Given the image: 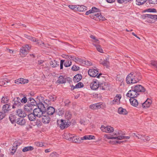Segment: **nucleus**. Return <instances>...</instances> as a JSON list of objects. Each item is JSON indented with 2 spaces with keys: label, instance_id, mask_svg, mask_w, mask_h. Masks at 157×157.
Returning <instances> with one entry per match:
<instances>
[{
  "label": "nucleus",
  "instance_id": "46",
  "mask_svg": "<svg viewBox=\"0 0 157 157\" xmlns=\"http://www.w3.org/2000/svg\"><path fill=\"white\" fill-rule=\"evenodd\" d=\"M92 14H91L90 16H94V13H96L99 12V9L95 7H92L91 9Z\"/></svg>",
  "mask_w": 157,
  "mask_h": 157
},
{
  "label": "nucleus",
  "instance_id": "13",
  "mask_svg": "<svg viewBox=\"0 0 157 157\" xmlns=\"http://www.w3.org/2000/svg\"><path fill=\"white\" fill-rule=\"evenodd\" d=\"M102 104L101 103H98L91 105L90 106V108L92 109H98L101 108Z\"/></svg>",
  "mask_w": 157,
  "mask_h": 157
},
{
  "label": "nucleus",
  "instance_id": "58",
  "mask_svg": "<svg viewBox=\"0 0 157 157\" xmlns=\"http://www.w3.org/2000/svg\"><path fill=\"white\" fill-rule=\"evenodd\" d=\"M147 11L150 12H156V10L155 9H148L146 10Z\"/></svg>",
  "mask_w": 157,
  "mask_h": 157
},
{
  "label": "nucleus",
  "instance_id": "62",
  "mask_svg": "<svg viewBox=\"0 0 157 157\" xmlns=\"http://www.w3.org/2000/svg\"><path fill=\"white\" fill-rule=\"evenodd\" d=\"M104 137L105 138H107L108 139H111L112 140V137L111 136V135H107V134H105L104 135Z\"/></svg>",
  "mask_w": 157,
  "mask_h": 157
},
{
  "label": "nucleus",
  "instance_id": "33",
  "mask_svg": "<svg viewBox=\"0 0 157 157\" xmlns=\"http://www.w3.org/2000/svg\"><path fill=\"white\" fill-rule=\"evenodd\" d=\"M95 139V137L92 135H86L82 137L81 139L82 140H90Z\"/></svg>",
  "mask_w": 157,
  "mask_h": 157
},
{
  "label": "nucleus",
  "instance_id": "56",
  "mask_svg": "<svg viewBox=\"0 0 157 157\" xmlns=\"http://www.w3.org/2000/svg\"><path fill=\"white\" fill-rule=\"evenodd\" d=\"M6 114L5 113L0 112V120L3 119L5 116Z\"/></svg>",
  "mask_w": 157,
  "mask_h": 157
},
{
  "label": "nucleus",
  "instance_id": "16",
  "mask_svg": "<svg viewBox=\"0 0 157 157\" xmlns=\"http://www.w3.org/2000/svg\"><path fill=\"white\" fill-rule=\"evenodd\" d=\"M71 60L78 64H82V59L78 57L75 56H72L71 57Z\"/></svg>",
  "mask_w": 157,
  "mask_h": 157
},
{
  "label": "nucleus",
  "instance_id": "2",
  "mask_svg": "<svg viewBox=\"0 0 157 157\" xmlns=\"http://www.w3.org/2000/svg\"><path fill=\"white\" fill-rule=\"evenodd\" d=\"M31 49V47L29 45L26 44L23 46L20 50V54L21 57H25L29 52V51Z\"/></svg>",
  "mask_w": 157,
  "mask_h": 157
},
{
  "label": "nucleus",
  "instance_id": "15",
  "mask_svg": "<svg viewBox=\"0 0 157 157\" xmlns=\"http://www.w3.org/2000/svg\"><path fill=\"white\" fill-rule=\"evenodd\" d=\"M90 17L92 19L98 17L99 20L104 21L105 20V17L99 13H94V16H90Z\"/></svg>",
  "mask_w": 157,
  "mask_h": 157
},
{
  "label": "nucleus",
  "instance_id": "51",
  "mask_svg": "<svg viewBox=\"0 0 157 157\" xmlns=\"http://www.w3.org/2000/svg\"><path fill=\"white\" fill-rule=\"evenodd\" d=\"M145 136V135H141L140 134H138V135H136V137H137V138L139 139H140L141 140L144 141V137Z\"/></svg>",
  "mask_w": 157,
  "mask_h": 157
},
{
  "label": "nucleus",
  "instance_id": "22",
  "mask_svg": "<svg viewBox=\"0 0 157 157\" xmlns=\"http://www.w3.org/2000/svg\"><path fill=\"white\" fill-rule=\"evenodd\" d=\"M151 102V99L148 98L144 103L142 104V107L144 108H148L150 106Z\"/></svg>",
  "mask_w": 157,
  "mask_h": 157
},
{
  "label": "nucleus",
  "instance_id": "50",
  "mask_svg": "<svg viewBox=\"0 0 157 157\" xmlns=\"http://www.w3.org/2000/svg\"><path fill=\"white\" fill-rule=\"evenodd\" d=\"M35 144L37 147H42L44 146V143L42 142H35Z\"/></svg>",
  "mask_w": 157,
  "mask_h": 157
},
{
  "label": "nucleus",
  "instance_id": "20",
  "mask_svg": "<svg viewBox=\"0 0 157 157\" xmlns=\"http://www.w3.org/2000/svg\"><path fill=\"white\" fill-rule=\"evenodd\" d=\"M33 106L31 104H28L24 106V109L26 112H31L33 109Z\"/></svg>",
  "mask_w": 157,
  "mask_h": 157
},
{
  "label": "nucleus",
  "instance_id": "52",
  "mask_svg": "<svg viewBox=\"0 0 157 157\" xmlns=\"http://www.w3.org/2000/svg\"><path fill=\"white\" fill-rule=\"evenodd\" d=\"M69 8L73 10H78V6L76 5H70L68 6Z\"/></svg>",
  "mask_w": 157,
  "mask_h": 157
},
{
  "label": "nucleus",
  "instance_id": "38",
  "mask_svg": "<svg viewBox=\"0 0 157 157\" xmlns=\"http://www.w3.org/2000/svg\"><path fill=\"white\" fill-rule=\"evenodd\" d=\"M82 64H85L87 66H91L92 65V63L90 61L87 60L82 59Z\"/></svg>",
  "mask_w": 157,
  "mask_h": 157
},
{
  "label": "nucleus",
  "instance_id": "21",
  "mask_svg": "<svg viewBox=\"0 0 157 157\" xmlns=\"http://www.w3.org/2000/svg\"><path fill=\"white\" fill-rule=\"evenodd\" d=\"M99 88L103 90H107L109 89V85L105 82H101L99 83Z\"/></svg>",
  "mask_w": 157,
  "mask_h": 157
},
{
  "label": "nucleus",
  "instance_id": "43",
  "mask_svg": "<svg viewBox=\"0 0 157 157\" xmlns=\"http://www.w3.org/2000/svg\"><path fill=\"white\" fill-rule=\"evenodd\" d=\"M37 106L38 107L37 108H39L42 111L45 109V108L43 104L41 102H39L37 104Z\"/></svg>",
  "mask_w": 157,
  "mask_h": 157
},
{
  "label": "nucleus",
  "instance_id": "19",
  "mask_svg": "<svg viewBox=\"0 0 157 157\" xmlns=\"http://www.w3.org/2000/svg\"><path fill=\"white\" fill-rule=\"evenodd\" d=\"M11 106L10 104H7L4 105L2 107V110L5 113L8 112L11 109Z\"/></svg>",
  "mask_w": 157,
  "mask_h": 157
},
{
  "label": "nucleus",
  "instance_id": "8",
  "mask_svg": "<svg viewBox=\"0 0 157 157\" xmlns=\"http://www.w3.org/2000/svg\"><path fill=\"white\" fill-rule=\"evenodd\" d=\"M124 78L123 76H121L118 78V85L120 91H123L125 90L124 87Z\"/></svg>",
  "mask_w": 157,
  "mask_h": 157
},
{
  "label": "nucleus",
  "instance_id": "1",
  "mask_svg": "<svg viewBox=\"0 0 157 157\" xmlns=\"http://www.w3.org/2000/svg\"><path fill=\"white\" fill-rule=\"evenodd\" d=\"M140 73L136 72H132L129 74L126 78V82L128 84L136 83L141 78Z\"/></svg>",
  "mask_w": 157,
  "mask_h": 157
},
{
  "label": "nucleus",
  "instance_id": "39",
  "mask_svg": "<svg viewBox=\"0 0 157 157\" xmlns=\"http://www.w3.org/2000/svg\"><path fill=\"white\" fill-rule=\"evenodd\" d=\"M78 10H78L79 11H83L87 9V8L86 6H78Z\"/></svg>",
  "mask_w": 157,
  "mask_h": 157
},
{
  "label": "nucleus",
  "instance_id": "53",
  "mask_svg": "<svg viewBox=\"0 0 157 157\" xmlns=\"http://www.w3.org/2000/svg\"><path fill=\"white\" fill-rule=\"evenodd\" d=\"M72 56L64 55L63 57L66 59L67 60H71V57Z\"/></svg>",
  "mask_w": 157,
  "mask_h": 157
},
{
  "label": "nucleus",
  "instance_id": "10",
  "mask_svg": "<svg viewBox=\"0 0 157 157\" xmlns=\"http://www.w3.org/2000/svg\"><path fill=\"white\" fill-rule=\"evenodd\" d=\"M99 82L97 80H94L90 83V87L93 90H96L99 87Z\"/></svg>",
  "mask_w": 157,
  "mask_h": 157
},
{
  "label": "nucleus",
  "instance_id": "61",
  "mask_svg": "<svg viewBox=\"0 0 157 157\" xmlns=\"http://www.w3.org/2000/svg\"><path fill=\"white\" fill-rule=\"evenodd\" d=\"M80 123L82 124L85 125L86 123V119H81L80 121Z\"/></svg>",
  "mask_w": 157,
  "mask_h": 157
},
{
  "label": "nucleus",
  "instance_id": "41",
  "mask_svg": "<svg viewBox=\"0 0 157 157\" xmlns=\"http://www.w3.org/2000/svg\"><path fill=\"white\" fill-rule=\"evenodd\" d=\"M94 45L96 48L97 50L99 52L101 53H103V51L102 49L101 46L99 45H96L95 44H93Z\"/></svg>",
  "mask_w": 157,
  "mask_h": 157
},
{
  "label": "nucleus",
  "instance_id": "31",
  "mask_svg": "<svg viewBox=\"0 0 157 157\" xmlns=\"http://www.w3.org/2000/svg\"><path fill=\"white\" fill-rule=\"evenodd\" d=\"M71 140L70 141H72L74 143H79L80 140L79 138L76 136L72 135V136Z\"/></svg>",
  "mask_w": 157,
  "mask_h": 157
},
{
  "label": "nucleus",
  "instance_id": "25",
  "mask_svg": "<svg viewBox=\"0 0 157 157\" xmlns=\"http://www.w3.org/2000/svg\"><path fill=\"white\" fill-rule=\"evenodd\" d=\"M130 102L131 105L134 106L136 107L138 104V102L137 100L134 98H130Z\"/></svg>",
  "mask_w": 157,
  "mask_h": 157
},
{
  "label": "nucleus",
  "instance_id": "9",
  "mask_svg": "<svg viewBox=\"0 0 157 157\" xmlns=\"http://www.w3.org/2000/svg\"><path fill=\"white\" fill-rule=\"evenodd\" d=\"M22 105L21 102V99L18 97H17L14 99V102L12 106L13 108H17L22 106Z\"/></svg>",
  "mask_w": 157,
  "mask_h": 157
},
{
  "label": "nucleus",
  "instance_id": "27",
  "mask_svg": "<svg viewBox=\"0 0 157 157\" xmlns=\"http://www.w3.org/2000/svg\"><path fill=\"white\" fill-rule=\"evenodd\" d=\"M9 101L8 98L6 96H3L1 98V102L2 104H8Z\"/></svg>",
  "mask_w": 157,
  "mask_h": 157
},
{
  "label": "nucleus",
  "instance_id": "30",
  "mask_svg": "<svg viewBox=\"0 0 157 157\" xmlns=\"http://www.w3.org/2000/svg\"><path fill=\"white\" fill-rule=\"evenodd\" d=\"M82 78V76L79 74L76 75L73 78V80L75 82H77L79 81Z\"/></svg>",
  "mask_w": 157,
  "mask_h": 157
},
{
  "label": "nucleus",
  "instance_id": "35",
  "mask_svg": "<svg viewBox=\"0 0 157 157\" xmlns=\"http://www.w3.org/2000/svg\"><path fill=\"white\" fill-rule=\"evenodd\" d=\"M36 116L34 113H31L28 115V117L29 120L31 121H34L36 119Z\"/></svg>",
  "mask_w": 157,
  "mask_h": 157
},
{
  "label": "nucleus",
  "instance_id": "44",
  "mask_svg": "<svg viewBox=\"0 0 157 157\" xmlns=\"http://www.w3.org/2000/svg\"><path fill=\"white\" fill-rule=\"evenodd\" d=\"M50 65L53 67H55L58 66L59 64L57 63V61L53 60L51 61L50 63Z\"/></svg>",
  "mask_w": 157,
  "mask_h": 157
},
{
  "label": "nucleus",
  "instance_id": "3",
  "mask_svg": "<svg viewBox=\"0 0 157 157\" xmlns=\"http://www.w3.org/2000/svg\"><path fill=\"white\" fill-rule=\"evenodd\" d=\"M89 75L92 77H95L97 76V78H99L100 76L101 75V74H98V71L97 69H91L89 70L88 71Z\"/></svg>",
  "mask_w": 157,
  "mask_h": 157
},
{
  "label": "nucleus",
  "instance_id": "11",
  "mask_svg": "<svg viewBox=\"0 0 157 157\" xmlns=\"http://www.w3.org/2000/svg\"><path fill=\"white\" fill-rule=\"evenodd\" d=\"M33 113L35 116L38 117H40L44 114V111L39 108H35L33 110Z\"/></svg>",
  "mask_w": 157,
  "mask_h": 157
},
{
  "label": "nucleus",
  "instance_id": "49",
  "mask_svg": "<svg viewBox=\"0 0 157 157\" xmlns=\"http://www.w3.org/2000/svg\"><path fill=\"white\" fill-rule=\"evenodd\" d=\"M71 64L72 62L71 61H69V60H67L65 62L64 65L65 67H67L71 66Z\"/></svg>",
  "mask_w": 157,
  "mask_h": 157
},
{
  "label": "nucleus",
  "instance_id": "54",
  "mask_svg": "<svg viewBox=\"0 0 157 157\" xmlns=\"http://www.w3.org/2000/svg\"><path fill=\"white\" fill-rule=\"evenodd\" d=\"M71 69L72 70L74 71H77L79 70L80 67H78L75 65H74L72 67Z\"/></svg>",
  "mask_w": 157,
  "mask_h": 157
},
{
  "label": "nucleus",
  "instance_id": "18",
  "mask_svg": "<svg viewBox=\"0 0 157 157\" xmlns=\"http://www.w3.org/2000/svg\"><path fill=\"white\" fill-rule=\"evenodd\" d=\"M18 145H19L18 142V141H16L13 144V147L10 148V150L12 155H13L17 149V147Z\"/></svg>",
  "mask_w": 157,
  "mask_h": 157
},
{
  "label": "nucleus",
  "instance_id": "5",
  "mask_svg": "<svg viewBox=\"0 0 157 157\" xmlns=\"http://www.w3.org/2000/svg\"><path fill=\"white\" fill-rule=\"evenodd\" d=\"M139 95L135 90H134V88L132 87V90H130L127 94V96L129 97L132 98H134L136 97L138 95Z\"/></svg>",
  "mask_w": 157,
  "mask_h": 157
},
{
  "label": "nucleus",
  "instance_id": "34",
  "mask_svg": "<svg viewBox=\"0 0 157 157\" xmlns=\"http://www.w3.org/2000/svg\"><path fill=\"white\" fill-rule=\"evenodd\" d=\"M17 124L21 125H23L25 124V119L22 118H20L18 119L17 122Z\"/></svg>",
  "mask_w": 157,
  "mask_h": 157
},
{
  "label": "nucleus",
  "instance_id": "60",
  "mask_svg": "<svg viewBox=\"0 0 157 157\" xmlns=\"http://www.w3.org/2000/svg\"><path fill=\"white\" fill-rule=\"evenodd\" d=\"M149 3L151 4H155L157 3V0H148Z\"/></svg>",
  "mask_w": 157,
  "mask_h": 157
},
{
  "label": "nucleus",
  "instance_id": "24",
  "mask_svg": "<svg viewBox=\"0 0 157 157\" xmlns=\"http://www.w3.org/2000/svg\"><path fill=\"white\" fill-rule=\"evenodd\" d=\"M16 113L18 116L20 117H25L26 115V114L21 109H18L16 111Z\"/></svg>",
  "mask_w": 157,
  "mask_h": 157
},
{
  "label": "nucleus",
  "instance_id": "7",
  "mask_svg": "<svg viewBox=\"0 0 157 157\" xmlns=\"http://www.w3.org/2000/svg\"><path fill=\"white\" fill-rule=\"evenodd\" d=\"M113 139L109 141V143L112 144H116L118 143V133L117 132L114 133L111 135Z\"/></svg>",
  "mask_w": 157,
  "mask_h": 157
},
{
  "label": "nucleus",
  "instance_id": "14",
  "mask_svg": "<svg viewBox=\"0 0 157 157\" xmlns=\"http://www.w3.org/2000/svg\"><path fill=\"white\" fill-rule=\"evenodd\" d=\"M42 117V121L43 123L44 124H47L49 123L51 118L48 115H43Z\"/></svg>",
  "mask_w": 157,
  "mask_h": 157
},
{
  "label": "nucleus",
  "instance_id": "4",
  "mask_svg": "<svg viewBox=\"0 0 157 157\" xmlns=\"http://www.w3.org/2000/svg\"><path fill=\"white\" fill-rule=\"evenodd\" d=\"M101 129L103 132L106 133H111L114 131V129L113 127L110 126H105L104 125H102L101 127Z\"/></svg>",
  "mask_w": 157,
  "mask_h": 157
},
{
  "label": "nucleus",
  "instance_id": "48",
  "mask_svg": "<svg viewBox=\"0 0 157 157\" xmlns=\"http://www.w3.org/2000/svg\"><path fill=\"white\" fill-rule=\"evenodd\" d=\"M147 0H136V3L137 5H140L144 3Z\"/></svg>",
  "mask_w": 157,
  "mask_h": 157
},
{
  "label": "nucleus",
  "instance_id": "17",
  "mask_svg": "<svg viewBox=\"0 0 157 157\" xmlns=\"http://www.w3.org/2000/svg\"><path fill=\"white\" fill-rule=\"evenodd\" d=\"M99 62L100 64H102L106 68H108L109 66V62L107 59H101L99 60Z\"/></svg>",
  "mask_w": 157,
  "mask_h": 157
},
{
  "label": "nucleus",
  "instance_id": "42",
  "mask_svg": "<svg viewBox=\"0 0 157 157\" xmlns=\"http://www.w3.org/2000/svg\"><path fill=\"white\" fill-rule=\"evenodd\" d=\"M65 118L67 119L71 118V112L69 111H67L65 114Z\"/></svg>",
  "mask_w": 157,
  "mask_h": 157
},
{
  "label": "nucleus",
  "instance_id": "12",
  "mask_svg": "<svg viewBox=\"0 0 157 157\" xmlns=\"http://www.w3.org/2000/svg\"><path fill=\"white\" fill-rule=\"evenodd\" d=\"M132 87L134 88V90H135L139 94L140 92H144L145 91V89L144 87L140 85H136Z\"/></svg>",
  "mask_w": 157,
  "mask_h": 157
},
{
  "label": "nucleus",
  "instance_id": "57",
  "mask_svg": "<svg viewBox=\"0 0 157 157\" xmlns=\"http://www.w3.org/2000/svg\"><path fill=\"white\" fill-rule=\"evenodd\" d=\"M117 95H116V97H115L114 99V100L111 102L112 104H117Z\"/></svg>",
  "mask_w": 157,
  "mask_h": 157
},
{
  "label": "nucleus",
  "instance_id": "55",
  "mask_svg": "<svg viewBox=\"0 0 157 157\" xmlns=\"http://www.w3.org/2000/svg\"><path fill=\"white\" fill-rule=\"evenodd\" d=\"M151 64L157 68V61H151Z\"/></svg>",
  "mask_w": 157,
  "mask_h": 157
},
{
  "label": "nucleus",
  "instance_id": "45",
  "mask_svg": "<svg viewBox=\"0 0 157 157\" xmlns=\"http://www.w3.org/2000/svg\"><path fill=\"white\" fill-rule=\"evenodd\" d=\"M9 119L12 123H13L16 121V117L14 115H11L9 117Z\"/></svg>",
  "mask_w": 157,
  "mask_h": 157
},
{
  "label": "nucleus",
  "instance_id": "36",
  "mask_svg": "<svg viewBox=\"0 0 157 157\" xmlns=\"http://www.w3.org/2000/svg\"><path fill=\"white\" fill-rule=\"evenodd\" d=\"M25 37L27 38L28 39H29L32 40L33 42H36L38 44H39V42H38V40L37 39L35 38L34 37H33L31 36H29L25 35Z\"/></svg>",
  "mask_w": 157,
  "mask_h": 157
},
{
  "label": "nucleus",
  "instance_id": "26",
  "mask_svg": "<svg viewBox=\"0 0 157 157\" xmlns=\"http://www.w3.org/2000/svg\"><path fill=\"white\" fill-rule=\"evenodd\" d=\"M55 112L54 108L52 107H49L47 108V113L48 115H52Z\"/></svg>",
  "mask_w": 157,
  "mask_h": 157
},
{
  "label": "nucleus",
  "instance_id": "59",
  "mask_svg": "<svg viewBox=\"0 0 157 157\" xmlns=\"http://www.w3.org/2000/svg\"><path fill=\"white\" fill-rule=\"evenodd\" d=\"M35 125H36L38 127L40 126H41V122L40 121L38 120L36 121L35 124Z\"/></svg>",
  "mask_w": 157,
  "mask_h": 157
},
{
  "label": "nucleus",
  "instance_id": "64",
  "mask_svg": "<svg viewBox=\"0 0 157 157\" xmlns=\"http://www.w3.org/2000/svg\"><path fill=\"white\" fill-rule=\"evenodd\" d=\"M49 98L51 101H54L56 99V97L54 96H49Z\"/></svg>",
  "mask_w": 157,
  "mask_h": 157
},
{
  "label": "nucleus",
  "instance_id": "32",
  "mask_svg": "<svg viewBox=\"0 0 157 157\" xmlns=\"http://www.w3.org/2000/svg\"><path fill=\"white\" fill-rule=\"evenodd\" d=\"M56 82L59 83H63L66 82V80L64 77L63 76H59Z\"/></svg>",
  "mask_w": 157,
  "mask_h": 157
},
{
  "label": "nucleus",
  "instance_id": "23",
  "mask_svg": "<svg viewBox=\"0 0 157 157\" xmlns=\"http://www.w3.org/2000/svg\"><path fill=\"white\" fill-rule=\"evenodd\" d=\"M122 132L121 131H118V140L124 139H129L130 138L129 136H124L123 134H122Z\"/></svg>",
  "mask_w": 157,
  "mask_h": 157
},
{
  "label": "nucleus",
  "instance_id": "37",
  "mask_svg": "<svg viewBox=\"0 0 157 157\" xmlns=\"http://www.w3.org/2000/svg\"><path fill=\"white\" fill-rule=\"evenodd\" d=\"M154 15H152L151 14H146L144 16V17H145V19H147V20H148L149 21H148L149 22H151V21H150L149 19V18H151V19H154Z\"/></svg>",
  "mask_w": 157,
  "mask_h": 157
},
{
  "label": "nucleus",
  "instance_id": "6",
  "mask_svg": "<svg viewBox=\"0 0 157 157\" xmlns=\"http://www.w3.org/2000/svg\"><path fill=\"white\" fill-rule=\"evenodd\" d=\"M58 124L59 126L62 129L64 128H67L70 125V122L67 121L66 122L65 121L63 120H58L57 121Z\"/></svg>",
  "mask_w": 157,
  "mask_h": 157
},
{
  "label": "nucleus",
  "instance_id": "28",
  "mask_svg": "<svg viewBox=\"0 0 157 157\" xmlns=\"http://www.w3.org/2000/svg\"><path fill=\"white\" fill-rule=\"evenodd\" d=\"M118 113L123 115H126L128 113V112L125 109L122 107H120L118 108Z\"/></svg>",
  "mask_w": 157,
  "mask_h": 157
},
{
  "label": "nucleus",
  "instance_id": "63",
  "mask_svg": "<svg viewBox=\"0 0 157 157\" xmlns=\"http://www.w3.org/2000/svg\"><path fill=\"white\" fill-rule=\"evenodd\" d=\"M5 81L6 79H1L0 80V86H2L5 84Z\"/></svg>",
  "mask_w": 157,
  "mask_h": 157
},
{
  "label": "nucleus",
  "instance_id": "40",
  "mask_svg": "<svg viewBox=\"0 0 157 157\" xmlns=\"http://www.w3.org/2000/svg\"><path fill=\"white\" fill-rule=\"evenodd\" d=\"M33 147L31 146H28L24 147L22 149V151L24 152H26L27 151H32L33 149Z\"/></svg>",
  "mask_w": 157,
  "mask_h": 157
},
{
  "label": "nucleus",
  "instance_id": "47",
  "mask_svg": "<svg viewBox=\"0 0 157 157\" xmlns=\"http://www.w3.org/2000/svg\"><path fill=\"white\" fill-rule=\"evenodd\" d=\"M83 84L81 82H79L73 88V89H74L75 88H79L82 87H83Z\"/></svg>",
  "mask_w": 157,
  "mask_h": 157
},
{
  "label": "nucleus",
  "instance_id": "29",
  "mask_svg": "<svg viewBox=\"0 0 157 157\" xmlns=\"http://www.w3.org/2000/svg\"><path fill=\"white\" fill-rule=\"evenodd\" d=\"M72 134H70L68 133H66L63 135V138L70 141L72 139Z\"/></svg>",
  "mask_w": 157,
  "mask_h": 157
}]
</instances>
